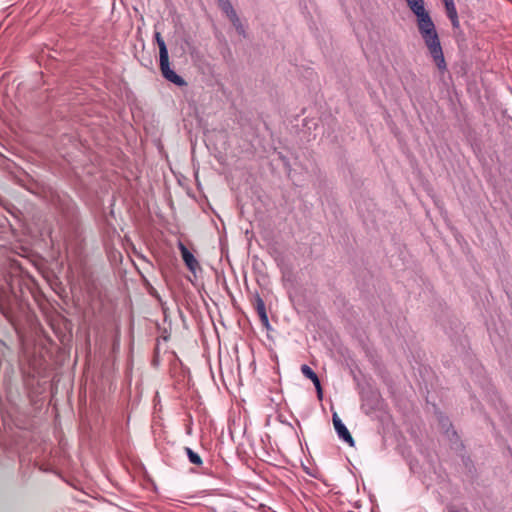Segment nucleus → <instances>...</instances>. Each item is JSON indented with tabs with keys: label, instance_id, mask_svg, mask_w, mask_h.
I'll use <instances>...</instances> for the list:
<instances>
[{
	"label": "nucleus",
	"instance_id": "f257e3e1",
	"mask_svg": "<svg viewBox=\"0 0 512 512\" xmlns=\"http://www.w3.org/2000/svg\"><path fill=\"white\" fill-rule=\"evenodd\" d=\"M416 20L419 34L428 49L429 55L439 72L442 74L445 73L447 71V64L438 32L429 12L426 10L416 15Z\"/></svg>",
	"mask_w": 512,
	"mask_h": 512
},
{
	"label": "nucleus",
	"instance_id": "f03ea898",
	"mask_svg": "<svg viewBox=\"0 0 512 512\" xmlns=\"http://www.w3.org/2000/svg\"><path fill=\"white\" fill-rule=\"evenodd\" d=\"M159 62H160V70H161L162 76L167 81H169L179 87H183V86L187 85V82L180 75H178L174 70H172L170 68L169 55L159 58Z\"/></svg>",
	"mask_w": 512,
	"mask_h": 512
},
{
	"label": "nucleus",
	"instance_id": "7ed1b4c3",
	"mask_svg": "<svg viewBox=\"0 0 512 512\" xmlns=\"http://www.w3.org/2000/svg\"><path fill=\"white\" fill-rule=\"evenodd\" d=\"M332 421L338 437L344 442H346L350 447H354L355 441L352 435L350 434L349 430L342 422V420L339 418L336 412H334L332 415Z\"/></svg>",
	"mask_w": 512,
	"mask_h": 512
},
{
	"label": "nucleus",
	"instance_id": "20e7f679",
	"mask_svg": "<svg viewBox=\"0 0 512 512\" xmlns=\"http://www.w3.org/2000/svg\"><path fill=\"white\" fill-rule=\"evenodd\" d=\"M178 249L189 271L196 274V271L201 269L198 260L181 241L178 242Z\"/></svg>",
	"mask_w": 512,
	"mask_h": 512
},
{
	"label": "nucleus",
	"instance_id": "39448f33",
	"mask_svg": "<svg viewBox=\"0 0 512 512\" xmlns=\"http://www.w3.org/2000/svg\"><path fill=\"white\" fill-rule=\"evenodd\" d=\"M301 372L306 378L310 379L313 382V384L317 390L318 397L321 399L322 398V387H321V383H320V380H319V377L317 376V374L307 364H303L301 366Z\"/></svg>",
	"mask_w": 512,
	"mask_h": 512
},
{
	"label": "nucleus",
	"instance_id": "423d86ee",
	"mask_svg": "<svg viewBox=\"0 0 512 512\" xmlns=\"http://www.w3.org/2000/svg\"><path fill=\"white\" fill-rule=\"evenodd\" d=\"M410 10L416 16L426 11L424 6V0H405Z\"/></svg>",
	"mask_w": 512,
	"mask_h": 512
},
{
	"label": "nucleus",
	"instance_id": "0eeeda50",
	"mask_svg": "<svg viewBox=\"0 0 512 512\" xmlns=\"http://www.w3.org/2000/svg\"><path fill=\"white\" fill-rule=\"evenodd\" d=\"M154 39L159 47V58L169 55L166 43H165L164 39L162 38L160 32H155Z\"/></svg>",
	"mask_w": 512,
	"mask_h": 512
},
{
	"label": "nucleus",
	"instance_id": "6e6552de",
	"mask_svg": "<svg viewBox=\"0 0 512 512\" xmlns=\"http://www.w3.org/2000/svg\"><path fill=\"white\" fill-rule=\"evenodd\" d=\"M219 7L223 11V13L229 18V20L237 15L230 0H225L222 3H219Z\"/></svg>",
	"mask_w": 512,
	"mask_h": 512
},
{
	"label": "nucleus",
	"instance_id": "1a4fd4ad",
	"mask_svg": "<svg viewBox=\"0 0 512 512\" xmlns=\"http://www.w3.org/2000/svg\"><path fill=\"white\" fill-rule=\"evenodd\" d=\"M184 451H185L190 463H192L196 466L202 465L203 461L198 453L193 451L190 447H184Z\"/></svg>",
	"mask_w": 512,
	"mask_h": 512
},
{
	"label": "nucleus",
	"instance_id": "9d476101",
	"mask_svg": "<svg viewBox=\"0 0 512 512\" xmlns=\"http://www.w3.org/2000/svg\"><path fill=\"white\" fill-rule=\"evenodd\" d=\"M230 21H231L232 25L234 26V28L236 29V31L238 32V34L245 37L246 36L245 28H244L240 18L238 17V15L231 18Z\"/></svg>",
	"mask_w": 512,
	"mask_h": 512
},
{
	"label": "nucleus",
	"instance_id": "9b49d317",
	"mask_svg": "<svg viewBox=\"0 0 512 512\" xmlns=\"http://www.w3.org/2000/svg\"><path fill=\"white\" fill-rule=\"evenodd\" d=\"M445 4L447 17L454 16L457 14V10L454 4V0H443Z\"/></svg>",
	"mask_w": 512,
	"mask_h": 512
},
{
	"label": "nucleus",
	"instance_id": "f8f14e48",
	"mask_svg": "<svg viewBox=\"0 0 512 512\" xmlns=\"http://www.w3.org/2000/svg\"><path fill=\"white\" fill-rule=\"evenodd\" d=\"M253 304H254V307H255L257 313L266 310L265 302H264V300L261 298V296L258 293L255 294V296H254V303Z\"/></svg>",
	"mask_w": 512,
	"mask_h": 512
},
{
	"label": "nucleus",
	"instance_id": "ddd939ff",
	"mask_svg": "<svg viewBox=\"0 0 512 512\" xmlns=\"http://www.w3.org/2000/svg\"><path fill=\"white\" fill-rule=\"evenodd\" d=\"M258 316L260 318V321H261L262 325L264 327H266V328H269L270 324H269V319H268V315H267L266 310L259 312Z\"/></svg>",
	"mask_w": 512,
	"mask_h": 512
},
{
	"label": "nucleus",
	"instance_id": "4468645a",
	"mask_svg": "<svg viewBox=\"0 0 512 512\" xmlns=\"http://www.w3.org/2000/svg\"><path fill=\"white\" fill-rule=\"evenodd\" d=\"M448 18L451 21V24H452L453 28L458 29L460 27V23H459V19H458V14H456L454 16H450Z\"/></svg>",
	"mask_w": 512,
	"mask_h": 512
},
{
	"label": "nucleus",
	"instance_id": "2eb2a0df",
	"mask_svg": "<svg viewBox=\"0 0 512 512\" xmlns=\"http://www.w3.org/2000/svg\"><path fill=\"white\" fill-rule=\"evenodd\" d=\"M448 512H466L464 507H458L456 505H449L447 507Z\"/></svg>",
	"mask_w": 512,
	"mask_h": 512
},
{
	"label": "nucleus",
	"instance_id": "dca6fc26",
	"mask_svg": "<svg viewBox=\"0 0 512 512\" xmlns=\"http://www.w3.org/2000/svg\"><path fill=\"white\" fill-rule=\"evenodd\" d=\"M0 309L4 313V305L2 303H0Z\"/></svg>",
	"mask_w": 512,
	"mask_h": 512
}]
</instances>
